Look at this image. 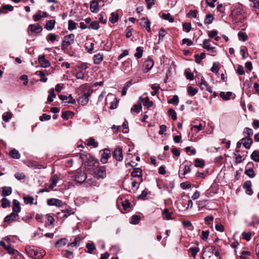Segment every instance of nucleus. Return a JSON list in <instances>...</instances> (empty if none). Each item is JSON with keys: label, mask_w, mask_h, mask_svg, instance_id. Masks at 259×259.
Here are the masks:
<instances>
[{"label": "nucleus", "mask_w": 259, "mask_h": 259, "mask_svg": "<svg viewBox=\"0 0 259 259\" xmlns=\"http://www.w3.org/2000/svg\"><path fill=\"white\" fill-rule=\"evenodd\" d=\"M42 18L41 11H38L36 14L33 15V19L35 22L38 21Z\"/></svg>", "instance_id": "obj_64"}, {"label": "nucleus", "mask_w": 259, "mask_h": 259, "mask_svg": "<svg viewBox=\"0 0 259 259\" xmlns=\"http://www.w3.org/2000/svg\"><path fill=\"white\" fill-rule=\"evenodd\" d=\"M0 245L3 247L10 254L21 255V254H20L18 251L14 249L10 245L6 244V243L3 241H1L0 242Z\"/></svg>", "instance_id": "obj_9"}, {"label": "nucleus", "mask_w": 259, "mask_h": 259, "mask_svg": "<svg viewBox=\"0 0 259 259\" xmlns=\"http://www.w3.org/2000/svg\"><path fill=\"white\" fill-rule=\"evenodd\" d=\"M183 28L186 32H189L191 29V24L190 23L185 22L183 24Z\"/></svg>", "instance_id": "obj_60"}, {"label": "nucleus", "mask_w": 259, "mask_h": 259, "mask_svg": "<svg viewBox=\"0 0 259 259\" xmlns=\"http://www.w3.org/2000/svg\"><path fill=\"white\" fill-rule=\"evenodd\" d=\"M12 113L11 112H6L3 115V119L5 122H8L12 117Z\"/></svg>", "instance_id": "obj_57"}, {"label": "nucleus", "mask_w": 259, "mask_h": 259, "mask_svg": "<svg viewBox=\"0 0 259 259\" xmlns=\"http://www.w3.org/2000/svg\"><path fill=\"white\" fill-rule=\"evenodd\" d=\"M49 95L48 98V102H52L54 99L56 97V95L55 93V90L52 88L49 91Z\"/></svg>", "instance_id": "obj_37"}, {"label": "nucleus", "mask_w": 259, "mask_h": 259, "mask_svg": "<svg viewBox=\"0 0 259 259\" xmlns=\"http://www.w3.org/2000/svg\"><path fill=\"white\" fill-rule=\"evenodd\" d=\"M95 168H94L93 172L94 176L98 178L99 179H104L106 177V168L104 166H94Z\"/></svg>", "instance_id": "obj_5"}, {"label": "nucleus", "mask_w": 259, "mask_h": 259, "mask_svg": "<svg viewBox=\"0 0 259 259\" xmlns=\"http://www.w3.org/2000/svg\"><path fill=\"white\" fill-rule=\"evenodd\" d=\"M197 90L196 88H194L191 86H189L188 88V93L191 96H194L197 93Z\"/></svg>", "instance_id": "obj_54"}, {"label": "nucleus", "mask_w": 259, "mask_h": 259, "mask_svg": "<svg viewBox=\"0 0 259 259\" xmlns=\"http://www.w3.org/2000/svg\"><path fill=\"white\" fill-rule=\"evenodd\" d=\"M163 215L165 216V219L169 220H171V214L172 213L169 211V210L167 208H165L162 213Z\"/></svg>", "instance_id": "obj_40"}, {"label": "nucleus", "mask_w": 259, "mask_h": 259, "mask_svg": "<svg viewBox=\"0 0 259 259\" xmlns=\"http://www.w3.org/2000/svg\"><path fill=\"white\" fill-rule=\"evenodd\" d=\"M253 163L251 162H248L245 167V174L249 177L252 178L255 176L253 170Z\"/></svg>", "instance_id": "obj_12"}, {"label": "nucleus", "mask_w": 259, "mask_h": 259, "mask_svg": "<svg viewBox=\"0 0 259 259\" xmlns=\"http://www.w3.org/2000/svg\"><path fill=\"white\" fill-rule=\"evenodd\" d=\"M141 217L138 215H134L132 216L130 223L133 225H137L139 224Z\"/></svg>", "instance_id": "obj_45"}, {"label": "nucleus", "mask_w": 259, "mask_h": 259, "mask_svg": "<svg viewBox=\"0 0 259 259\" xmlns=\"http://www.w3.org/2000/svg\"><path fill=\"white\" fill-rule=\"evenodd\" d=\"M25 250L27 254L32 258L37 259L41 257L45 254L44 251L40 250L39 252L38 249L34 248V246L31 247L29 245L25 246Z\"/></svg>", "instance_id": "obj_3"}, {"label": "nucleus", "mask_w": 259, "mask_h": 259, "mask_svg": "<svg viewBox=\"0 0 259 259\" xmlns=\"http://www.w3.org/2000/svg\"><path fill=\"white\" fill-rule=\"evenodd\" d=\"M13 211L17 214L21 211L20 202L16 199H14L13 201Z\"/></svg>", "instance_id": "obj_22"}, {"label": "nucleus", "mask_w": 259, "mask_h": 259, "mask_svg": "<svg viewBox=\"0 0 259 259\" xmlns=\"http://www.w3.org/2000/svg\"><path fill=\"white\" fill-rule=\"evenodd\" d=\"M75 41V35L73 33L65 35L63 39L61 45V50L64 52H67L68 47L73 45Z\"/></svg>", "instance_id": "obj_2"}, {"label": "nucleus", "mask_w": 259, "mask_h": 259, "mask_svg": "<svg viewBox=\"0 0 259 259\" xmlns=\"http://www.w3.org/2000/svg\"><path fill=\"white\" fill-rule=\"evenodd\" d=\"M208 86V84L207 83V82L204 79H201V82L199 84V87L201 88V90H206Z\"/></svg>", "instance_id": "obj_58"}, {"label": "nucleus", "mask_w": 259, "mask_h": 259, "mask_svg": "<svg viewBox=\"0 0 259 259\" xmlns=\"http://www.w3.org/2000/svg\"><path fill=\"white\" fill-rule=\"evenodd\" d=\"M113 157L117 161H122L123 159L122 148L119 147L116 148L113 152Z\"/></svg>", "instance_id": "obj_11"}, {"label": "nucleus", "mask_w": 259, "mask_h": 259, "mask_svg": "<svg viewBox=\"0 0 259 259\" xmlns=\"http://www.w3.org/2000/svg\"><path fill=\"white\" fill-rule=\"evenodd\" d=\"M204 165H205V162L203 160L200 159L198 158H197L195 160V166L196 167L202 168L204 167Z\"/></svg>", "instance_id": "obj_43"}, {"label": "nucleus", "mask_w": 259, "mask_h": 259, "mask_svg": "<svg viewBox=\"0 0 259 259\" xmlns=\"http://www.w3.org/2000/svg\"><path fill=\"white\" fill-rule=\"evenodd\" d=\"M219 253L215 250V246L206 247L203 252V259H219Z\"/></svg>", "instance_id": "obj_1"}, {"label": "nucleus", "mask_w": 259, "mask_h": 259, "mask_svg": "<svg viewBox=\"0 0 259 259\" xmlns=\"http://www.w3.org/2000/svg\"><path fill=\"white\" fill-rule=\"evenodd\" d=\"M111 101L110 103V109H114L117 108V98L115 97L113 95L110 94H108L105 99V105L108 104V101Z\"/></svg>", "instance_id": "obj_8"}, {"label": "nucleus", "mask_w": 259, "mask_h": 259, "mask_svg": "<svg viewBox=\"0 0 259 259\" xmlns=\"http://www.w3.org/2000/svg\"><path fill=\"white\" fill-rule=\"evenodd\" d=\"M28 29L33 33H38L42 31V28L40 24L36 23L29 25Z\"/></svg>", "instance_id": "obj_14"}, {"label": "nucleus", "mask_w": 259, "mask_h": 259, "mask_svg": "<svg viewBox=\"0 0 259 259\" xmlns=\"http://www.w3.org/2000/svg\"><path fill=\"white\" fill-rule=\"evenodd\" d=\"M243 134L246 138H250L253 135L252 130L248 127H246L243 132Z\"/></svg>", "instance_id": "obj_49"}, {"label": "nucleus", "mask_w": 259, "mask_h": 259, "mask_svg": "<svg viewBox=\"0 0 259 259\" xmlns=\"http://www.w3.org/2000/svg\"><path fill=\"white\" fill-rule=\"evenodd\" d=\"M54 221L55 220L52 216L47 214V221L45 223V227L46 228L49 227L51 225L54 224Z\"/></svg>", "instance_id": "obj_36"}, {"label": "nucleus", "mask_w": 259, "mask_h": 259, "mask_svg": "<svg viewBox=\"0 0 259 259\" xmlns=\"http://www.w3.org/2000/svg\"><path fill=\"white\" fill-rule=\"evenodd\" d=\"M119 19L118 15L117 13H112L111 14V16L109 19V21L114 24L118 21Z\"/></svg>", "instance_id": "obj_35"}, {"label": "nucleus", "mask_w": 259, "mask_h": 259, "mask_svg": "<svg viewBox=\"0 0 259 259\" xmlns=\"http://www.w3.org/2000/svg\"><path fill=\"white\" fill-rule=\"evenodd\" d=\"M55 23L56 21L55 20L48 21L45 28L48 30H51L54 28Z\"/></svg>", "instance_id": "obj_30"}, {"label": "nucleus", "mask_w": 259, "mask_h": 259, "mask_svg": "<svg viewBox=\"0 0 259 259\" xmlns=\"http://www.w3.org/2000/svg\"><path fill=\"white\" fill-rule=\"evenodd\" d=\"M133 177L141 178L142 177V171L140 168H135L131 174Z\"/></svg>", "instance_id": "obj_29"}, {"label": "nucleus", "mask_w": 259, "mask_h": 259, "mask_svg": "<svg viewBox=\"0 0 259 259\" xmlns=\"http://www.w3.org/2000/svg\"><path fill=\"white\" fill-rule=\"evenodd\" d=\"M187 200L182 199L180 200L178 203L177 207L180 211H184L187 209Z\"/></svg>", "instance_id": "obj_18"}, {"label": "nucleus", "mask_w": 259, "mask_h": 259, "mask_svg": "<svg viewBox=\"0 0 259 259\" xmlns=\"http://www.w3.org/2000/svg\"><path fill=\"white\" fill-rule=\"evenodd\" d=\"M141 20L143 22L142 25L146 28V30L148 32H150L151 31V22L147 18L143 17L141 18Z\"/></svg>", "instance_id": "obj_23"}, {"label": "nucleus", "mask_w": 259, "mask_h": 259, "mask_svg": "<svg viewBox=\"0 0 259 259\" xmlns=\"http://www.w3.org/2000/svg\"><path fill=\"white\" fill-rule=\"evenodd\" d=\"M161 18L165 20L168 21L169 22H173L174 21V18L169 13H163L161 16Z\"/></svg>", "instance_id": "obj_39"}, {"label": "nucleus", "mask_w": 259, "mask_h": 259, "mask_svg": "<svg viewBox=\"0 0 259 259\" xmlns=\"http://www.w3.org/2000/svg\"><path fill=\"white\" fill-rule=\"evenodd\" d=\"M140 100L142 102H143V104L144 106L147 107V108H149L150 107L153 106V102L151 101H150L149 98L147 97L145 99H143L142 97L140 98Z\"/></svg>", "instance_id": "obj_24"}, {"label": "nucleus", "mask_w": 259, "mask_h": 259, "mask_svg": "<svg viewBox=\"0 0 259 259\" xmlns=\"http://www.w3.org/2000/svg\"><path fill=\"white\" fill-rule=\"evenodd\" d=\"M182 166H180L179 172V176L181 178H184V176L189 174L191 171V167L192 165L191 162L185 160L182 164Z\"/></svg>", "instance_id": "obj_4"}, {"label": "nucleus", "mask_w": 259, "mask_h": 259, "mask_svg": "<svg viewBox=\"0 0 259 259\" xmlns=\"http://www.w3.org/2000/svg\"><path fill=\"white\" fill-rule=\"evenodd\" d=\"M213 17L211 14H208L206 16L204 20V23L206 24H209L212 22Z\"/></svg>", "instance_id": "obj_56"}, {"label": "nucleus", "mask_w": 259, "mask_h": 259, "mask_svg": "<svg viewBox=\"0 0 259 259\" xmlns=\"http://www.w3.org/2000/svg\"><path fill=\"white\" fill-rule=\"evenodd\" d=\"M90 27L93 29H98L100 27L99 22L97 21H92L90 23Z\"/></svg>", "instance_id": "obj_63"}, {"label": "nucleus", "mask_w": 259, "mask_h": 259, "mask_svg": "<svg viewBox=\"0 0 259 259\" xmlns=\"http://www.w3.org/2000/svg\"><path fill=\"white\" fill-rule=\"evenodd\" d=\"M220 95V97L224 100H228L230 99L231 96L232 95V93L231 92H228L227 93L222 92H221Z\"/></svg>", "instance_id": "obj_33"}, {"label": "nucleus", "mask_w": 259, "mask_h": 259, "mask_svg": "<svg viewBox=\"0 0 259 259\" xmlns=\"http://www.w3.org/2000/svg\"><path fill=\"white\" fill-rule=\"evenodd\" d=\"M87 144L89 146H93L94 148H96L98 146V143L95 141V140L93 138H90L87 140Z\"/></svg>", "instance_id": "obj_38"}, {"label": "nucleus", "mask_w": 259, "mask_h": 259, "mask_svg": "<svg viewBox=\"0 0 259 259\" xmlns=\"http://www.w3.org/2000/svg\"><path fill=\"white\" fill-rule=\"evenodd\" d=\"M18 218V214L14 212H12L9 215H7L4 219L5 223H10L14 222Z\"/></svg>", "instance_id": "obj_15"}, {"label": "nucleus", "mask_w": 259, "mask_h": 259, "mask_svg": "<svg viewBox=\"0 0 259 259\" xmlns=\"http://www.w3.org/2000/svg\"><path fill=\"white\" fill-rule=\"evenodd\" d=\"M79 156L82 163H88L90 165H91L90 163H92L93 166H95V164H98L97 160L92 157L90 154L85 152L80 153Z\"/></svg>", "instance_id": "obj_6"}, {"label": "nucleus", "mask_w": 259, "mask_h": 259, "mask_svg": "<svg viewBox=\"0 0 259 259\" xmlns=\"http://www.w3.org/2000/svg\"><path fill=\"white\" fill-rule=\"evenodd\" d=\"M59 179V178L57 175L52 176L50 180L51 184L49 186V189L51 190L53 189L58 182Z\"/></svg>", "instance_id": "obj_19"}, {"label": "nucleus", "mask_w": 259, "mask_h": 259, "mask_svg": "<svg viewBox=\"0 0 259 259\" xmlns=\"http://www.w3.org/2000/svg\"><path fill=\"white\" fill-rule=\"evenodd\" d=\"M38 62L40 65L43 68H47L50 66V62L46 60L44 55H39L38 57Z\"/></svg>", "instance_id": "obj_13"}, {"label": "nucleus", "mask_w": 259, "mask_h": 259, "mask_svg": "<svg viewBox=\"0 0 259 259\" xmlns=\"http://www.w3.org/2000/svg\"><path fill=\"white\" fill-rule=\"evenodd\" d=\"M73 115L74 113L72 112L67 111L63 112L61 116L63 119L67 120L69 116H73Z\"/></svg>", "instance_id": "obj_52"}, {"label": "nucleus", "mask_w": 259, "mask_h": 259, "mask_svg": "<svg viewBox=\"0 0 259 259\" xmlns=\"http://www.w3.org/2000/svg\"><path fill=\"white\" fill-rule=\"evenodd\" d=\"M199 251V248L197 247H191L189 249V252L191 253L192 256L195 257L197 253Z\"/></svg>", "instance_id": "obj_51"}, {"label": "nucleus", "mask_w": 259, "mask_h": 259, "mask_svg": "<svg viewBox=\"0 0 259 259\" xmlns=\"http://www.w3.org/2000/svg\"><path fill=\"white\" fill-rule=\"evenodd\" d=\"M252 233L251 232H243L242 233V238L247 241L251 239Z\"/></svg>", "instance_id": "obj_53"}, {"label": "nucleus", "mask_w": 259, "mask_h": 259, "mask_svg": "<svg viewBox=\"0 0 259 259\" xmlns=\"http://www.w3.org/2000/svg\"><path fill=\"white\" fill-rule=\"evenodd\" d=\"M215 45L216 44L210 39H206L203 41L202 47L207 51H210L211 52L215 53L216 52Z\"/></svg>", "instance_id": "obj_7"}, {"label": "nucleus", "mask_w": 259, "mask_h": 259, "mask_svg": "<svg viewBox=\"0 0 259 259\" xmlns=\"http://www.w3.org/2000/svg\"><path fill=\"white\" fill-rule=\"evenodd\" d=\"M66 244V239H61L56 242L55 246L56 248H60Z\"/></svg>", "instance_id": "obj_42"}, {"label": "nucleus", "mask_w": 259, "mask_h": 259, "mask_svg": "<svg viewBox=\"0 0 259 259\" xmlns=\"http://www.w3.org/2000/svg\"><path fill=\"white\" fill-rule=\"evenodd\" d=\"M57 35L55 33H49L47 36V41L51 42H54L57 39Z\"/></svg>", "instance_id": "obj_48"}, {"label": "nucleus", "mask_w": 259, "mask_h": 259, "mask_svg": "<svg viewBox=\"0 0 259 259\" xmlns=\"http://www.w3.org/2000/svg\"><path fill=\"white\" fill-rule=\"evenodd\" d=\"M250 157L254 161L259 162V151H254L252 153Z\"/></svg>", "instance_id": "obj_44"}, {"label": "nucleus", "mask_w": 259, "mask_h": 259, "mask_svg": "<svg viewBox=\"0 0 259 259\" xmlns=\"http://www.w3.org/2000/svg\"><path fill=\"white\" fill-rule=\"evenodd\" d=\"M24 202L26 204H32L33 203L34 198L30 196H27L24 197Z\"/></svg>", "instance_id": "obj_62"}, {"label": "nucleus", "mask_w": 259, "mask_h": 259, "mask_svg": "<svg viewBox=\"0 0 259 259\" xmlns=\"http://www.w3.org/2000/svg\"><path fill=\"white\" fill-rule=\"evenodd\" d=\"M97 180H98V178L94 176L93 178L88 179L85 183L87 184V186L98 187L100 184Z\"/></svg>", "instance_id": "obj_17"}, {"label": "nucleus", "mask_w": 259, "mask_h": 259, "mask_svg": "<svg viewBox=\"0 0 259 259\" xmlns=\"http://www.w3.org/2000/svg\"><path fill=\"white\" fill-rule=\"evenodd\" d=\"M153 61L151 59H147V60L145 61L144 64V66L145 67L144 71L145 72H147L153 67Z\"/></svg>", "instance_id": "obj_20"}, {"label": "nucleus", "mask_w": 259, "mask_h": 259, "mask_svg": "<svg viewBox=\"0 0 259 259\" xmlns=\"http://www.w3.org/2000/svg\"><path fill=\"white\" fill-rule=\"evenodd\" d=\"M10 156L14 159H19L20 157V154L19 151L15 149H13L10 152Z\"/></svg>", "instance_id": "obj_32"}, {"label": "nucleus", "mask_w": 259, "mask_h": 259, "mask_svg": "<svg viewBox=\"0 0 259 259\" xmlns=\"http://www.w3.org/2000/svg\"><path fill=\"white\" fill-rule=\"evenodd\" d=\"M179 97L177 95H175L173 97L168 101V104H172L174 105H177L179 103Z\"/></svg>", "instance_id": "obj_46"}, {"label": "nucleus", "mask_w": 259, "mask_h": 259, "mask_svg": "<svg viewBox=\"0 0 259 259\" xmlns=\"http://www.w3.org/2000/svg\"><path fill=\"white\" fill-rule=\"evenodd\" d=\"M86 247L88 249V252L92 253L93 251L95 249L96 247L94 243H88L86 244Z\"/></svg>", "instance_id": "obj_59"}, {"label": "nucleus", "mask_w": 259, "mask_h": 259, "mask_svg": "<svg viewBox=\"0 0 259 259\" xmlns=\"http://www.w3.org/2000/svg\"><path fill=\"white\" fill-rule=\"evenodd\" d=\"M10 205V201L6 198H3L2 200L1 206L3 208H7Z\"/></svg>", "instance_id": "obj_50"}, {"label": "nucleus", "mask_w": 259, "mask_h": 259, "mask_svg": "<svg viewBox=\"0 0 259 259\" xmlns=\"http://www.w3.org/2000/svg\"><path fill=\"white\" fill-rule=\"evenodd\" d=\"M76 23L74 22L73 20H69L68 21V30L70 31H72L73 30L75 29L76 28Z\"/></svg>", "instance_id": "obj_55"}, {"label": "nucleus", "mask_w": 259, "mask_h": 259, "mask_svg": "<svg viewBox=\"0 0 259 259\" xmlns=\"http://www.w3.org/2000/svg\"><path fill=\"white\" fill-rule=\"evenodd\" d=\"M194 58L196 63L200 64L201 60L205 58V54L204 53H201L200 55L196 54L194 55Z\"/></svg>", "instance_id": "obj_34"}, {"label": "nucleus", "mask_w": 259, "mask_h": 259, "mask_svg": "<svg viewBox=\"0 0 259 259\" xmlns=\"http://www.w3.org/2000/svg\"><path fill=\"white\" fill-rule=\"evenodd\" d=\"M243 188L246 189V192L248 194L251 195L252 194V191L251 190V183L250 181H246L244 185Z\"/></svg>", "instance_id": "obj_27"}, {"label": "nucleus", "mask_w": 259, "mask_h": 259, "mask_svg": "<svg viewBox=\"0 0 259 259\" xmlns=\"http://www.w3.org/2000/svg\"><path fill=\"white\" fill-rule=\"evenodd\" d=\"M99 4L97 1L93 0L91 2L90 10L92 12H97L99 10Z\"/></svg>", "instance_id": "obj_26"}, {"label": "nucleus", "mask_w": 259, "mask_h": 259, "mask_svg": "<svg viewBox=\"0 0 259 259\" xmlns=\"http://www.w3.org/2000/svg\"><path fill=\"white\" fill-rule=\"evenodd\" d=\"M12 190L10 187H4L2 188V195L7 196L11 194Z\"/></svg>", "instance_id": "obj_28"}, {"label": "nucleus", "mask_w": 259, "mask_h": 259, "mask_svg": "<svg viewBox=\"0 0 259 259\" xmlns=\"http://www.w3.org/2000/svg\"><path fill=\"white\" fill-rule=\"evenodd\" d=\"M136 53L135 54V56L137 59H140L142 57L143 55V50L142 48L141 47H138L136 49Z\"/></svg>", "instance_id": "obj_47"}, {"label": "nucleus", "mask_w": 259, "mask_h": 259, "mask_svg": "<svg viewBox=\"0 0 259 259\" xmlns=\"http://www.w3.org/2000/svg\"><path fill=\"white\" fill-rule=\"evenodd\" d=\"M36 74L39 75L40 77V81L43 82H47L48 78L46 77L44 72L42 70L38 71L36 72Z\"/></svg>", "instance_id": "obj_41"}, {"label": "nucleus", "mask_w": 259, "mask_h": 259, "mask_svg": "<svg viewBox=\"0 0 259 259\" xmlns=\"http://www.w3.org/2000/svg\"><path fill=\"white\" fill-rule=\"evenodd\" d=\"M219 70V63H218V62L213 63V65L210 69V70L212 72L217 73H218Z\"/></svg>", "instance_id": "obj_61"}, {"label": "nucleus", "mask_w": 259, "mask_h": 259, "mask_svg": "<svg viewBox=\"0 0 259 259\" xmlns=\"http://www.w3.org/2000/svg\"><path fill=\"white\" fill-rule=\"evenodd\" d=\"M241 141H242L243 146L246 149H249L252 143V140L250 138H243Z\"/></svg>", "instance_id": "obj_21"}, {"label": "nucleus", "mask_w": 259, "mask_h": 259, "mask_svg": "<svg viewBox=\"0 0 259 259\" xmlns=\"http://www.w3.org/2000/svg\"><path fill=\"white\" fill-rule=\"evenodd\" d=\"M62 204V201L58 199L51 198L47 200V204L49 206H61Z\"/></svg>", "instance_id": "obj_16"}, {"label": "nucleus", "mask_w": 259, "mask_h": 259, "mask_svg": "<svg viewBox=\"0 0 259 259\" xmlns=\"http://www.w3.org/2000/svg\"><path fill=\"white\" fill-rule=\"evenodd\" d=\"M81 238L79 236H76L73 241L68 245V247H77L79 245Z\"/></svg>", "instance_id": "obj_31"}, {"label": "nucleus", "mask_w": 259, "mask_h": 259, "mask_svg": "<svg viewBox=\"0 0 259 259\" xmlns=\"http://www.w3.org/2000/svg\"><path fill=\"white\" fill-rule=\"evenodd\" d=\"M94 63L95 64H100L103 60V54L98 53L94 56Z\"/></svg>", "instance_id": "obj_25"}, {"label": "nucleus", "mask_w": 259, "mask_h": 259, "mask_svg": "<svg viewBox=\"0 0 259 259\" xmlns=\"http://www.w3.org/2000/svg\"><path fill=\"white\" fill-rule=\"evenodd\" d=\"M87 178L86 174L84 172L77 171L75 176V181L78 183L84 182Z\"/></svg>", "instance_id": "obj_10"}]
</instances>
